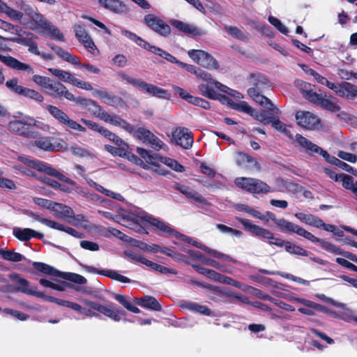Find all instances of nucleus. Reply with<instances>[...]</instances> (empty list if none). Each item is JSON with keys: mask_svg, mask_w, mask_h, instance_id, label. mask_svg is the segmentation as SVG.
I'll return each mask as SVG.
<instances>
[{"mask_svg": "<svg viewBox=\"0 0 357 357\" xmlns=\"http://www.w3.org/2000/svg\"><path fill=\"white\" fill-rule=\"evenodd\" d=\"M6 14L8 17H9L11 20L14 21H20L22 20L23 17V13L17 11L16 10H14L11 8H10L8 6H6V8L5 9V11L3 13Z\"/></svg>", "mask_w": 357, "mask_h": 357, "instance_id": "64", "label": "nucleus"}, {"mask_svg": "<svg viewBox=\"0 0 357 357\" xmlns=\"http://www.w3.org/2000/svg\"><path fill=\"white\" fill-rule=\"evenodd\" d=\"M171 24L172 26H175L176 29H178V30H180L185 33H188V34H197L198 33V31L195 26H193L189 24L184 23L181 21L173 20L171 21Z\"/></svg>", "mask_w": 357, "mask_h": 357, "instance_id": "38", "label": "nucleus"}, {"mask_svg": "<svg viewBox=\"0 0 357 357\" xmlns=\"http://www.w3.org/2000/svg\"><path fill=\"white\" fill-rule=\"evenodd\" d=\"M22 95L26 98L33 99L38 102H42L44 99L43 96L39 92L26 87L24 88Z\"/></svg>", "mask_w": 357, "mask_h": 357, "instance_id": "58", "label": "nucleus"}, {"mask_svg": "<svg viewBox=\"0 0 357 357\" xmlns=\"http://www.w3.org/2000/svg\"><path fill=\"white\" fill-rule=\"evenodd\" d=\"M68 307L81 313L85 317H93L98 316V314L96 312L90 309L84 308L80 305L71 301H69Z\"/></svg>", "mask_w": 357, "mask_h": 357, "instance_id": "44", "label": "nucleus"}, {"mask_svg": "<svg viewBox=\"0 0 357 357\" xmlns=\"http://www.w3.org/2000/svg\"><path fill=\"white\" fill-rule=\"evenodd\" d=\"M33 266L36 270L43 273L54 276H57L59 275V273L57 270L46 264L42 262H34Z\"/></svg>", "mask_w": 357, "mask_h": 357, "instance_id": "43", "label": "nucleus"}, {"mask_svg": "<svg viewBox=\"0 0 357 357\" xmlns=\"http://www.w3.org/2000/svg\"><path fill=\"white\" fill-rule=\"evenodd\" d=\"M32 122V117L24 116L21 119L14 117L8 124L9 131L28 138L35 137V133L30 130V123Z\"/></svg>", "mask_w": 357, "mask_h": 357, "instance_id": "10", "label": "nucleus"}, {"mask_svg": "<svg viewBox=\"0 0 357 357\" xmlns=\"http://www.w3.org/2000/svg\"><path fill=\"white\" fill-rule=\"evenodd\" d=\"M34 144L39 149L50 151H59L68 150V144L61 138L55 139L51 137H42L34 142Z\"/></svg>", "mask_w": 357, "mask_h": 357, "instance_id": "14", "label": "nucleus"}, {"mask_svg": "<svg viewBox=\"0 0 357 357\" xmlns=\"http://www.w3.org/2000/svg\"><path fill=\"white\" fill-rule=\"evenodd\" d=\"M178 66L182 68H185L188 72L196 75V77L199 79L206 78V77L207 76V72L194 65L188 64L182 61H180Z\"/></svg>", "mask_w": 357, "mask_h": 357, "instance_id": "37", "label": "nucleus"}, {"mask_svg": "<svg viewBox=\"0 0 357 357\" xmlns=\"http://www.w3.org/2000/svg\"><path fill=\"white\" fill-rule=\"evenodd\" d=\"M138 305L143 307L149 308L155 311L161 310V305L158 301L152 296H146L139 299H137Z\"/></svg>", "mask_w": 357, "mask_h": 357, "instance_id": "35", "label": "nucleus"}, {"mask_svg": "<svg viewBox=\"0 0 357 357\" xmlns=\"http://www.w3.org/2000/svg\"><path fill=\"white\" fill-rule=\"evenodd\" d=\"M48 70L52 75L59 78L61 80L69 83L73 76L70 73L57 68H50L48 69Z\"/></svg>", "mask_w": 357, "mask_h": 357, "instance_id": "52", "label": "nucleus"}, {"mask_svg": "<svg viewBox=\"0 0 357 357\" xmlns=\"http://www.w3.org/2000/svg\"><path fill=\"white\" fill-rule=\"evenodd\" d=\"M10 278L13 281L17 284L15 287L17 291L29 295L32 288L29 287V282L28 280L21 278L18 274L15 273L10 275Z\"/></svg>", "mask_w": 357, "mask_h": 357, "instance_id": "34", "label": "nucleus"}, {"mask_svg": "<svg viewBox=\"0 0 357 357\" xmlns=\"http://www.w3.org/2000/svg\"><path fill=\"white\" fill-rule=\"evenodd\" d=\"M144 24L153 31L162 36H167L170 33V26L166 24L162 19L153 14H149L144 16Z\"/></svg>", "mask_w": 357, "mask_h": 357, "instance_id": "19", "label": "nucleus"}, {"mask_svg": "<svg viewBox=\"0 0 357 357\" xmlns=\"http://www.w3.org/2000/svg\"><path fill=\"white\" fill-rule=\"evenodd\" d=\"M268 22L274 26L280 33L284 35H288L289 29L284 25L280 20L273 16H269L268 19Z\"/></svg>", "mask_w": 357, "mask_h": 357, "instance_id": "57", "label": "nucleus"}, {"mask_svg": "<svg viewBox=\"0 0 357 357\" xmlns=\"http://www.w3.org/2000/svg\"><path fill=\"white\" fill-rule=\"evenodd\" d=\"M326 161L328 162L335 165L342 169L347 172V171H351V166L347 164L346 162L340 160V159L335 158V157H331L330 155L328 153V157H324Z\"/></svg>", "mask_w": 357, "mask_h": 357, "instance_id": "54", "label": "nucleus"}, {"mask_svg": "<svg viewBox=\"0 0 357 357\" xmlns=\"http://www.w3.org/2000/svg\"><path fill=\"white\" fill-rule=\"evenodd\" d=\"M18 83L19 80L17 78H13L6 82V86L13 93L22 95L25 87L19 85Z\"/></svg>", "mask_w": 357, "mask_h": 357, "instance_id": "51", "label": "nucleus"}, {"mask_svg": "<svg viewBox=\"0 0 357 357\" xmlns=\"http://www.w3.org/2000/svg\"><path fill=\"white\" fill-rule=\"evenodd\" d=\"M265 84H268V80L265 77L259 76L258 82L255 84V87L250 88L248 90V95L255 102L264 107L265 109L272 111L277 114H281V111L279 108L276 107L270 99L260 93V91H263V85Z\"/></svg>", "mask_w": 357, "mask_h": 357, "instance_id": "4", "label": "nucleus"}, {"mask_svg": "<svg viewBox=\"0 0 357 357\" xmlns=\"http://www.w3.org/2000/svg\"><path fill=\"white\" fill-rule=\"evenodd\" d=\"M39 221L42 224L46 225L50 228H52V229H54L56 230H59V231H65L66 233H67L74 237H76L78 238H81L83 237L82 234L79 232L78 231L75 230V229L71 228L68 226H65V225L60 224L59 222H56L54 220H52L50 219H46V218H42V219H40Z\"/></svg>", "mask_w": 357, "mask_h": 357, "instance_id": "27", "label": "nucleus"}, {"mask_svg": "<svg viewBox=\"0 0 357 357\" xmlns=\"http://www.w3.org/2000/svg\"><path fill=\"white\" fill-rule=\"evenodd\" d=\"M340 180L342 181V186L352 191L354 190L356 183H354L353 178L349 175L341 174H340Z\"/></svg>", "mask_w": 357, "mask_h": 357, "instance_id": "60", "label": "nucleus"}, {"mask_svg": "<svg viewBox=\"0 0 357 357\" xmlns=\"http://www.w3.org/2000/svg\"><path fill=\"white\" fill-rule=\"evenodd\" d=\"M46 109L50 115L61 125L72 130L82 133L86 132L85 127L80 123L71 119L65 112L60 109L56 106L47 105Z\"/></svg>", "mask_w": 357, "mask_h": 357, "instance_id": "6", "label": "nucleus"}, {"mask_svg": "<svg viewBox=\"0 0 357 357\" xmlns=\"http://www.w3.org/2000/svg\"><path fill=\"white\" fill-rule=\"evenodd\" d=\"M98 4L103 8L117 15H126L128 8L120 0H98Z\"/></svg>", "mask_w": 357, "mask_h": 357, "instance_id": "24", "label": "nucleus"}, {"mask_svg": "<svg viewBox=\"0 0 357 357\" xmlns=\"http://www.w3.org/2000/svg\"><path fill=\"white\" fill-rule=\"evenodd\" d=\"M0 61L10 68L18 70H24L29 74H33V68L28 64L22 63L17 59L10 56L0 54Z\"/></svg>", "mask_w": 357, "mask_h": 357, "instance_id": "28", "label": "nucleus"}, {"mask_svg": "<svg viewBox=\"0 0 357 357\" xmlns=\"http://www.w3.org/2000/svg\"><path fill=\"white\" fill-rule=\"evenodd\" d=\"M250 116L264 124H268L270 122L268 117L273 116V115H267L265 111L257 112L255 109H253V112Z\"/></svg>", "mask_w": 357, "mask_h": 357, "instance_id": "63", "label": "nucleus"}, {"mask_svg": "<svg viewBox=\"0 0 357 357\" xmlns=\"http://www.w3.org/2000/svg\"><path fill=\"white\" fill-rule=\"evenodd\" d=\"M175 189L180 191L187 198L192 199L197 202L204 203L205 202V199L200 194L187 185L176 184Z\"/></svg>", "mask_w": 357, "mask_h": 357, "instance_id": "32", "label": "nucleus"}, {"mask_svg": "<svg viewBox=\"0 0 357 357\" xmlns=\"http://www.w3.org/2000/svg\"><path fill=\"white\" fill-rule=\"evenodd\" d=\"M74 31L76 38L84 47L93 55H98L99 51L85 29L80 24H76L74 26Z\"/></svg>", "mask_w": 357, "mask_h": 357, "instance_id": "21", "label": "nucleus"}, {"mask_svg": "<svg viewBox=\"0 0 357 357\" xmlns=\"http://www.w3.org/2000/svg\"><path fill=\"white\" fill-rule=\"evenodd\" d=\"M200 79L203 82L198 86L200 93L209 99L216 100L219 98V94L215 92V89L221 91L222 89H225V85L213 79L208 73H207L206 78H200Z\"/></svg>", "mask_w": 357, "mask_h": 357, "instance_id": "11", "label": "nucleus"}, {"mask_svg": "<svg viewBox=\"0 0 357 357\" xmlns=\"http://www.w3.org/2000/svg\"><path fill=\"white\" fill-rule=\"evenodd\" d=\"M295 118L297 124L305 130H315L320 123L319 117L310 112L298 111L296 113Z\"/></svg>", "mask_w": 357, "mask_h": 357, "instance_id": "16", "label": "nucleus"}, {"mask_svg": "<svg viewBox=\"0 0 357 357\" xmlns=\"http://www.w3.org/2000/svg\"><path fill=\"white\" fill-rule=\"evenodd\" d=\"M137 153L146 160V162L155 165L157 156L151 154L150 151L143 149V148H137Z\"/></svg>", "mask_w": 357, "mask_h": 357, "instance_id": "53", "label": "nucleus"}, {"mask_svg": "<svg viewBox=\"0 0 357 357\" xmlns=\"http://www.w3.org/2000/svg\"><path fill=\"white\" fill-rule=\"evenodd\" d=\"M191 241H183L184 242H187L188 243L192 244L194 246L201 248L203 250H204L209 256L214 257L218 260H220L221 261H229L232 262L234 264L238 263V261L233 259L230 256L225 255L224 253L218 252L215 250L210 249L209 248L204 245L201 243H199L197 241H193L192 238L188 237Z\"/></svg>", "mask_w": 357, "mask_h": 357, "instance_id": "25", "label": "nucleus"}, {"mask_svg": "<svg viewBox=\"0 0 357 357\" xmlns=\"http://www.w3.org/2000/svg\"><path fill=\"white\" fill-rule=\"evenodd\" d=\"M98 213L99 214H101L102 215H103L105 218H106L107 219L112 220L114 222L120 223L123 226H124L123 224H126L127 222H126V221H125L123 219V213H136V211L127 212V211H125L122 210V211H121L119 212V214H118V215H113V214H112L111 213H109L108 211H101V210H98Z\"/></svg>", "mask_w": 357, "mask_h": 357, "instance_id": "41", "label": "nucleus"}, {"mask_svg": "<svg viewBox=\"0 0 357 357\" xmlns=\"http://www.w3.org/2000/svg\"><path fill=\"white\" fill-rule=\"evenodd\" d=\"M269 123L271 124L272 127L276 130L285 134L288 137H291V134L290 130L287 128V126L280 121V119L275 116H269Z\"/></svg>", "mask_w": 357, "mask_h": 357, "instance_id": "39", "label": "nucleus"}, {"mask_svg": "<svg viewBox=\"0 0 357 357\" xmlns=\"http://www.w3.org/2000/svg\"><path fill=\"white\" fill-rule=\"evenodd\" d=\"M123 219L127 223L123 224L126 227L137 233H146V225L155 227L161 236H175L181 241H191L188 236L180 234L172 229L169 225L160 219L146 215L143 211L136 213H123Z\"/></svg>", "mask_w": 357, "mask_h": 357, "instance_id": "1", "label": "nucleus"}, {"mask_svg": "<svg viewBox=\"0 0 357 357\" xmlns=\"http://www.w3.org/2000/svg\"><path fill=\"white\" fill-rule=\"evenodd\" d=\"M255 236L261 238L264 241H269L270 240L274 239V234L271 231L261 227L259 226L257 231H255Z\"/></svg>", "mask_w": 357, "mask_h": 357, "instance_id": "59", "label": "nucleus"}, {"mask_svg": "<svg viewBox=\"0 0 357 357\" xmlns=\"http://www.w3.org/2000/svg\"><path fill=\"white\" fill-rule=\"evenodd\" d=\"M100 274L123 283H128L130 281L129 278L119 274L115 271L102 270L100 271Z\"/></svg>", "mask_w": 357, "mask_h": 357, "instance_id": "47", "label": "nucleus"}, {"mask_svg": "<svg viewBox=\"0 0 357 357\" xmlns=\"http://www.w3.org/2000/svg\"><path fill=\"white\" fill-rule=\"evenodd\" d=\"M344 311L342 312H340L336 314V317L339 318L342 320H344L347 322H350L351 321H354L357 323V317L355 316L354 312L352 310L347 307L345 305V307L342 308Z\"/></svg>", "mask_w": 357, "mask_h": 357, "instance_id": "49", "label": "nucleus"}, {"mask_svg": "<svg viewBox=\"0 0 357 357\" xmlns=\"http://www.w3.org/2000/svg\"><path fill=\"white\" fill-rule=\"evenodd\" d=\"M186 252L189 255L190 257L197 259L206 265H208L210 266L215 268L222 272L227 273H232L231 268H228L227 266L222 264L224 261H221L220 260L218 261L215 259H210L208 257L204 256L200 252L196 250H186Z\"/></svg>", "mask_w": 357, "mask_h": 357, "instance_id": "20", "label": "nucleus"}, {"mask_svg": "<svg viewBox=\"0 0 357 357\" xmlns=\"http://www.w3.org/2000/svg\"><path fill=\"white\" fill-rule=\"evenodd\" d=\"M296 85L298 89L302 92L303 96L310 101V96L311 93H317L311 89V85L309 83L302 80H296Z\"/></svg>", "mask_w": 357, "mask_h": 357, "instance_id": "48", "label": "nucleus"}, {"mask_svg": "<svg viewBox=\"0 0 357 357\" xmlns=\"http://www.w3.org/2000/svg\"><path fill=\"white\" fill-rule=\"evenodd\" d=\"M310 102L333 112L340 110V107L337 105V99L326 93H311Z\"/></svg>", "mask_w": 357, "mask_h": 357, "instance_id": "15", "label": "nucleus"}, {"mask_svg": "<svg viewBox=\"0 0 357 357\" xmlns=\"http://www.w3.org/2000/svg\"><path fill=\"white\" fill-rule=\"evenodd\" d=\"M45 89L47 90L49 95L54 98L64 97L67 100L74 99L73 94L68 91L63 84L51 79H50Z\"/></svg>", "mask_w": 357, "mask_h": 357, "instance_id": "22", "label": "nucleus"}, {"mask_svg": "<svg viewBox=\"0 0 357 357\" xmlns=\"http://www.w3.org/2000/svg\"><path fill=\"white\" fill-rule=\"evenodd\" d=\"M62 277L69 281L77 284H84L86 282V279L81 275L73 273H65Z\"/></svg>", "mask_w": 357, "mask_h": 357, "instance_id": "55", "label": "nucleus"}, {"mask_svg": "<svg viewBox=\"0 0 357 357\" xmlns=\"http://www.w3.org/2000/svg\"><path fill=\"white\" fill-rule=\"evenodd\" d=\"M285 250L290 254L301 256H307L308 252L303 248L289 242H285Z\"/></svg>", "mask_w": 357, "mask_h": 357, "instance_id": "50", "label": "nucleus"}, {"mask_svg": "<svg viewBox=\"0 0 357 357\" xmlns=\"http://www.w3.org/2000/svg\"><path fill=\"white\" fill-rule=\"evenodd\" d=\"M283 298H284L290 301H295V302L299 303L305 307L316 310L317 311H322L324 309V307L321 305L316 303L314 302H312L310 300L305 299V298H298V297H295L294 296H289V295H285L283 296Z\"/></svg>", "mask_w": 357, "mask_h": 357, "instance_id": "36", "label": "nucleus"}, {"mask_svg": "<svg viewBox=\"0 0 357 357\" xmlns=\"http://www.w3.org/2000/svg\"><path fill=\"white\" fill-rule=\"evenodd\" d=\"M337 96L347 99L353 100L357 97V88L347 82L334 83L331 88Z\"/></svg>", "mask_w": 357, "mask_h": 357, "instance_id": "23", "label": "nucleus"}, {"mask_svg": "<svg viewBox=\"0 0 357 357\" xmlns=\"http://www.w3.org/2000/svg\"><path fill=\"white\" fill-rule=\"evenodd\" d=\"M180 307L183 309H187L190 311L199 313L206 316H211V310L206 305H200L197 303L192 301H183L181 303Z\"/></svg>", "mask_w": 357, "mask_h": 357, "instance_id": "31", "label": "nucleus"}, {"mask_svg": "<svg viewBox=\"0 0 357 357\" xmlns=\"http://www.w3.org/2000/svg\"><path fill=\"white\" fill-rule=\"evenodd\" d=\"M247 162L248 167L251 169L259 171L260 169V165L259 162L252 157L248 154L241 153L239 154L238 162Z\"/></svg>", "mask_w": 357, "mask_h": 357, "instance_id": "45", "label": "nucleus"}, {"mask_svg": "<svg viewBox=\"0 0 357 357\" xmlns=\"http://www.w3.org/2000/svg\"><path fill=\"white\" fill-rule=\"evenodd\" d=\"M275 225H277L278 229L282 232L295 233L312 242H317L319 241V238L310 232L301 227L298 225L285 220L284 218L275 220Z\"/></svg>", "mask_w": 357, "mask_h": 357, "instance_id": "12", "label": "nucleus"}, {"mask_svg": "<svg viewBox=\"0 0 357 357\" xmlns=\"http://www.w3.org/2000/svg\"><path fill=\"white\" fill-rule=\"evenodd\" d=\"M13 235L22 241H26L31 238H43V234L29 228L15 227L13 230Z\"/></svg>", "mask_w": 357, "mask_h": 357, "instance_id": "29", "label": "nucleus"}, {"mask_svg": "<svg viewBox=\"0 0 357 357\" xmlns=\"http://www.w3.org/2000/svg\"><path fill=\"white\" fill-rule=\"evenodd\" d=\"M160 161L176 172H182L184 171V167L174 159L161 157Z\"/></svg>", "mask_w": 357, "mask_h": 357, "instance_id": "56", "label": "nucleus"}, {"mask_svg": "<svg viewBox=\"0 0 357 357\" xmlns=\"http://www.w3.org/2000/svg\"><path fill=\"white\" fill-rule=\"evenodd\" d=\"M296 142L301 146L303 149H304L308 153H319L323 157H328V152L322 149L321 147L318 146L315 144L312 143L311 141L307 139V138L303 137L301 135H296Z\"/></svg>", "mask_w": 357, "mask_h": 357, "instance_id": "26", "label": "nucleus"}, {"mask_svg": "<svg viewBox=\"0 0 357 357\" xmlns=\"http://www.w3.org/2000/svg\"><path fill=\"white\" fill-rule=\"evenodd\" d=\"M81 302L84 305L89 307V309L93 311L96 310L105 316L109 317L114 321H119L121 320V316L126 314L125 311L114 308V305L112 303H109L107 305H103L84 298L82 299Z\"/></svg>", "mask_w": 357, "mask_h": 357, "instance_id": "7", "label": "nucleus"}, {"mask_svg": "<svg viewBox=\"0 0 357 357\" xmlns=\"http://www.w3.org/2000/svg\"><path fill=\"white\" fill-rule=\"evenodd\" d=\"M172 141L185 149H189L193 144L192 132L186 128H176L172 132Z\"/></svg>", "mask_w": 357, "mask_h": 357, "instance_id": "18", "label": "nucleus"}, {"mask_svg": "<svg viewBox=\"0 0 357 357\" xmlns=\"http://www.w3.org/2000/svg\"><path fill=\"white\" fill-rule=\"evenodd\" d=\"M51 211L56 218L63 220L74 216V211L70 206L60 203L54 202Z\"/></svg>", "mask_w": 357, "mask_h": 357, "instance_id": "30", "label": "nucleus"}, {"mask_svg": "<svg viewBox=\"0 0 357 357\" xmlns=\"http://www.w3.org/2000/svg\"><path fill=\"white\" fill-rule=\"evenodd\" d=\"M18 160L26 165L28 167L36 169L39 172H45L48 175L54 176L61 181H64L69 184L75 185V183L70 179L66 178L63 175L57 172L55 169L50 166L45 162L34 160L30 157L25 155L18 156Z\"/></svg>", "mask_w": 357, "mask_h": 357, "instance_id": "5", "label": "nucleus"}, {"mask_svg": "<svg viewBox=\"0 0 357 357\" xmlns=\"http://www.w3.org/2000/svg\"><path fill=\"white\" fill-rule=\"evenodd\" d=\"M234 183L238 188L251 193H267L271 191L266 183L254 178L238 177Z\"/></svg>", "mask_w": 357, "mask_h": 357, "instance_id": "8", "label": "nucleus"}, {"mask_svg": "<svg viewBox=\"0 0 357 357\" xmlns=\"http://www.w3.org/2000/svg\"><path fill=\"white\" fill-rule=\"evenodd\" d=\"M119 76L128 83L138 89L139 91H145L149 95L166 100L169 99L171 97V95L167 90L159 88L153 84H149L141 79L129 76L124 72H120L119 73Z\"/></svg>", "mask_w": 357, "mask_h": 357, "instance_id": "3", "label": "nucleus"}, {"mask_svg": "<svg viewBox=\"0 0 357 357\" xmlns=\"http://www.w3.org/2000/svg\"><path fill=\"white\" fill-rule=\"evenodd\" d=\"M49 46L52 48V50L63 60L70 63L72 64L81 66L88 70L89 72L93 74H99L100 73V69L93 65L91 64H84L82 65L79 59V58L70 53L68 51H66L61 47L50 44Z\"/></svg>", "mask_w": 357, "mask_h": 357, "instance_id": "13", "label": "nucleus"}, {"mask_svg": "<svg viewBox=\"0 0 357 357\" xmlns=\"http://www.w3.org/2000/svg\"><path fill=\"white\" fill-rule=\"evenodd\" d=\"M30 18L32 21L31 29L38 33L51 39L64 41V37L58 28L48 22L42 15L36 12H31Z\"/></svg>", "mask_w": 357, "mask_h": 357, "instance_id": "2", "label": "nucleus"}, {"mask_svg": "<svg viewBox=\"0 0 357 357\" xmlns=\"http://www.w3.org/2000/svg\"><path fill=\"white\" fill-rule=\"evenodd\" d=\"M70 83L79 89H84L86 91H92L93 89L91 83L82 81L73 76H72Z\"/></svg>", "mask_w": 357, "mask_h": 357, "instance_id": "62", "label": "nucleus"}, {"mask_svg": "<svg viewBox=\"0 0 357 357\" xmlns=\"http://www.w3.org/2000/svg\"><path fill=\"white\" fill-rule=\"evenodd\" d=\"M189 57L196 63L210 70L219 68L218 61L209 53L202 50H190L188 52Z\"/></svg>", "mask_w": 357, "mask_h": 357, "instance_id": "9", "label": "nucleus"}, {"mask_svg": "<svg viewBox=\"0 0 357 357\" xmlns=\"http://www.w3.org/2000/svg\"><path fill=\"white\" fill-rule=\"evenodd\" d=\"M37 36L31 32L23 31L22 33L19 34V37H10L7 40L13 43H18L29 47V51L36 55H40V52L38 49L37 43L35 39Z\"/></svg>", "mask_w": 357, "mask_h": 357, "instance_id": "17", "label": "nucleus"}, {"mask_svg": "<svg viewBox=\"0 0 357 357\" xmlns=\"http://www.w3.org/2000/svg\"><path fill=\"white\" fill-rule=\"evenodd\" d=\"M219 282L231 285V286L238 288L244 291H249L250 289H252L251 287L245 286V285L243 284L241 282L236 281L230 277H228V276H226V275H224L222 274L220 275Z\"/></svg>", "mask_w": 357, "mask_h": 357, "instance_id": "40", "label": "nucleus"}, {"mask_svg": "<svg viewBox=\"0 0 357 357\" xmlns=\"http://www.w3.org/2000/svg\"><path fill=\"white\" fill-rule=\"evenodd\" d=\"M117 146H113L111 145H105V149L107 151L113 155L119 157H126L127 155V151L128 146L122 139L121 143H115Z\"/></svg>", "mask_w": 357, "mask_h": 357, "instance_id": "33", "label": "nucleus"}, {"mask_svg": "<svg viewBox=\"0 0 357 357\" xmlns=\"http://www.w3.org/2000/svg\"><path fill=\"white\" fill-rule=\"evenodd\" d=\"M0 255L4 259L13 262L21 261L24 259V257L20 253L15 252L13 250L0 249Z\"/></svg>", "mask_w": 357, "mask_h": 357, "instance_id": "42", "label": "nucleus"}, {"mask_svg": "<svg viewBox=\"0 0 357 357\" xmlns=\"http://www.w3.org/2000/svg\"><path fill=\"white\" fill-rule=\"evenodd\" d=\"M316 243H319L321 246L322 247V248L327 250L328 252H330L335 254V255L342 254L341 248L335 246V245H333L328 241L320 240L319 238V241H317Z\"/></svg>", "mask_w": 357, "mask_h": 357, "instance_id": "61", "label": "nucleus"}, {"mask_svg": "<svg viewBox=\"0 0 357 357\" xmlns=\"http://www.w3.org/2000/svg\"><path fill=\"white\" fill-rule=\"evenodd\" d=\"M224 29L227 33L236 39L243 41L247 38L245 34L236 26L225 25Z\"/></svg>", "mask_w": 357, "mask_h": 357, "instance_id": "46", "label": "nucleus"}]
</instances>
